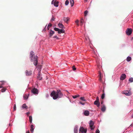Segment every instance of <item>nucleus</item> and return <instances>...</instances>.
<instances>
[{
  "instance_id": "33",
  "label": "nucleus",
  "mask_w": 133,
  "mask_h": 133,
  "mask_svg": "<svg viewBox=\"0 0 133 133\" xmlns=\"http://www.w3.org/2000/svg\"><path fill=\"white\" fill-rule=\"evenodd\" d=\"M88 13V11L86 10L84 12V14L85 16H86Z\"/></svg>"
},
{
  "instance_id": "19",
  "label": "nucleus",
  "mask_w": 133,
  "mask_h": 133,
  "mask_svg": "<svg viewBox=\"0 0 133 133\" xmlns=\"http://www.w3.org/2000/svg\"><path fill=\"white\" fill-rule=\"evenodd\" d=\"M34 126L33 124L31 125L30 131L32 132H33L34 130Z\"/></svg>"
},
{
  "instance_id": "16",
  "label": "nucleus",
  "mask_w": 133,
  "mask_h": 133,
  "mask_svg": "<svg viewBox=\"0 0 133 133\" xmlns=\"http://www.w3.org/2000/svg\"><path fill=\"white\" fill-rule=\"evenodd\" d=\"M58 25L59 27L60 28L63 29L64 28V26L62 24L59 23L58 24Z\"/></svg>"
},
{
  "instance_id": "31",
  "label": "nucleus",
  "mask_w": 133,
  "mask_h": 133,
  "mask_svg": "<svg viewBox=\"0 0 133 133\" xmlns=\"http://www.w3.org/2000/svg\"><path fill=\"white\" fill-rule=\"evenodd\" d=\"M129 81L130 82H133V78L132 77L130 78L129 79Z\"/></svg>"
},
{
  "instance_id": "38",
  "label": "nucleus",
  "mask_w": 133,
  "mask_h": 133,
  "mask_svg": "<svg viewBox=\"0 0 133 133\" xmlns=\"http://www.w3.org/2000/svg\"><path fill=\"white\" fill-rule=\"evenodd\" d=\"M79 103L80 104H82V105H84L85 104V103H83L81 101H80L79 102Z\"/></svg>"
},
{
  "instance_id": "26",
  "label": "nucleus",
  "mask_w": 133,
  "mask_h": 133,
  "mask_svg": "<svg viewBox=\"0 0 133 133\" xmlns=\"http://www.w3.org/2000/svg\"><path fill=\"white\" fill-rule=\"evenodd\" d=\"M80 99L81 100L85 102L86 101V99H85L84 97H81L80 98Z\"/></svg>"
},
{
  "instance_id": "28",
  "label": "nucleus",
  "mask_w": 133,
  "mask_h": 133,
  "mask_svg": "<svg viewBox=\"0 0 133 133\" xmlns=\"http://www.w3.org/2000/svg\"><path fill=\"white\" fill-rule=\"evenodd\" d=\"M79 95H77L72 96V97L74 98H75L77 97H79Z\"/></svg>"
},
{
  "instance_id": "51",
  "label": "nucleus",
  "mask_w": 133,
  "mask_h": 133,
  "mask_svg": "<svg viewBox=\"0 0 133 133\" xmlns=\"http://www.w3.org/2000/svg\"><path fill=\"white\" fill-rule=\"evenodd\" d=\"M41 66H42L41 65H40V67H41Z\"/></svg>"
},
{
  "instance_id": "30",
  "label": "nucleus",
  "mask_w": 133,
  "mask_h": 133,
  "mask_svg": "<svg viewBox=\"0 0 133 133\" xmlns=\"http://www.w3.org/2000/svg\"><path fill=\"white\" fill-rule=\"evenodd\" d=\"M40 74L39 73L38 74V76L37 77L38 78L39 80H41L42 79V77H40Z\"/></svg>"
},
{
  "instance_id": "12",
  "label": "nucleus",
  "mask_w": 133,
  "mask_h": 133,
  "mask_svg": "<svg viewBox=\"0 0 133 133\" xmlns=\"http://www.w3.org/2000/svg\"><path fill=\"white\" fill-rule=\"evenodd\" d=\"M94 104L96 105L97 107H99L100 106V103L99 101H95L94 103Z\"/></svg>"
},
{
  "instance_id": "9",
  "label": "nucleus",
  "mask_w": 133,
  "mask_h": 133,
  "mask_svg": "<svg viewBox=\"0 0 133 133\" xmlns=\"http://www.w3.org/2000/svg\"><path fill=\"white\" fill-rule=\"evenodd\" d=\"M58 2H56V0H53L51 2V4H54V5L56 7H58Z\"/></svg>"
},
{
  "instance_id": "18",
  "label": "nucleus",
  "mask_w": 133,
  "mask_h": 133,
  "mask_svg": "<svg viewBox=\"0 0 133 133\" xmlns=\"http://www.w3.org/2000/svg\"><path fill=\"white\" fill-rule=\"evenodd\" d=\"M29 95V94H28V95L26 94H25L24 95L23 97L24 99H27L28 97V96Z\"/></svg>"
},
{
  "instance_id": "3",
  "label": "nucleus",
  "mask_w": 133,
  "mask_h": 133,
  "mask_svg": "<svg viewBox=\"0 0 133 133\" xmlns=\"http://www.w3.org/2000/svg\"><path fill=\"white\" fill-rule=\"evenodd\" d=\"M54 30L56 31H58V33L59 34H61V33H64L65 32V31L62 29H60L58 28H54Z\"/></svg>"
},
{
  "instance_id": "6",
  "label": "nucleus",
  "mask_w": 133,
  "mask_h": 133,
  "mask_svg": "<svg viewBox=\"0 0 133 133\" xmlns=\"http://www.w3.org/2000/svg\"><path fill=\"white\" fill-rule=\"evenodd\" d=\"M79 131L82 133H86L87 131V129H84L82 127H81L79 129Z\"/></svg>"
},
{
  "instance_id": "8",
  "label": "nucleus",
  "mask_w": 133,
  "mask_h": 133,
  "mask_svg": "<svg viewBox=\"0 0 133 133\" xmlns=\"http://www.w3.org/2000/svg\"><path fill=\"white\" fill-rule=\"evenodd\" d=\"M31 92L34 94H38V90L37 89L34 88L32 90Z\"/></svg>"
},
{
  "instance_id": "40",
  "label": "nucleus",
  "mask_w": 133,
  "mask_h": 133,
  "mask_svg": "<svg viewBox=\"0 0 133 133\" xmlns=\"http://www.w3.org/2000/svg\"><path fill=\"white\" fill-rule=\"evenodd\" d=\"M96 101H99V97L98 96L96 98Z\"/></svg>"
},
{
  "instance_id": "21",
  "label": "nucleus",
  "mask_w": 133,
  "mask_h": 133,
  "mask_svg": "<svg viewBox=\"0 0 133 133\" xmlns=\"http://www.w3.org/2000/svg\"><path fill=\"white\" fill-rule=\"evenodd\" d=\"M22 107L23 108H25L26 109H27L28 108V107L25 104H24L23 105Z\"/></svg>"
},
{
  "instance_id": "10",
  "label": "nucleus",
  "mask_w": 133,
  "mask_h": 133,
  "mask_svg": "<svg viewBox=\"0 0 133 133\" xmlns=\"http://www.w3.org/2000/svg\"><path fill=\"white\" fill-rule=\"evenodd\" d=\"M32 71L31 70L29 71L26 70L25 71V73L26 76H29L31 75L32 74Z\"/></svg>"
},
{
  "instance_id": "27",
  "label": "nucleus",
  "mask_w": 133,
  "mask_h": 133,
  "mask_svg": "<svg viewBox=\"0 0 133 133\" xmlns=\"http://www.w3.org/2000/svg\"><path fill=\"white\" fill-rule=\"evenodd\" d=\"M52 24L51 23H49V24L47 28L48 30H49V28L50 27L52 26Z\"/></svg>"
},
{
  "instance_id": "15",
  "label": "nucleus",
  "mask_w": 133,
  "mask_h": 133,
  "mask_svg": "<svg viewBox=\"0 0 133 133\" xmlns=\"http://www.w3.org/2000/svg\"><path fill=\"white\" fill-rule=\"evenodd\" d=\"M54 31L51 30L49 33V37H51L54 34Z\"/></svg>"
},
{
  "instance_id": "41",
  "label": "nucleus",
  "mask_w": 133,
  "mask_h": 133,
  "mask_svg": "<svg viewBox=\"0 0 133 133\" xmlns=\"http://www.w3.org/2000/svg\"><path fill=\"white\" fill-rule=\"evenodd\" d=\"M99 133V130L97 129L96 130V133Z\"/></svg>"
},
{
  "instance_id": "29",
  "label": "nucleus",
  "mask_w": 133,
  "mask_h": 133,
  "mask_svg": "<svg viewBox=\"0 0 133 133\" xmlns=\"http://www.w3.org/2000/svg\"><path fill=\"white\" fill-rule=\"evenodd\" d=\"M29 119L30 122L31 123L32 122V117L31 116H29Z\"/></svg>"
},
{
  "instance_id": "2",
  "label": "nucleus",
  "mask_w": 133,
  "mask_h": 133,
  "mask_svg": "<svg viewBox=\"0 0 133 133\" xmlns=\"http://www.w3.org/2000/svg\"><path fill=\"white\" fill-rule=\"evenodd\" d=\"M30 58L32 61H33L34 62V64L35 66L37 65L38 62L37 56H35L34 53L32 51L30 52Z\"/></svg>"
},
{
  "instance_id": "24",
  "label": "nucleus",
  "mask_w": 133,
  "mask_h": 133,
  "mask_svg": "<svg viewBox=\"0 0 133 133\" xmlns=\"http://www.w3.org/2000/svg\"><path fill=\"white\" fill-rule=\"evenodd\" d=\"M70 2L71 4V6H72L74 4V0H70Z\"/></svg>"
},
{
  "instance_id": "14",
  "label": "nucleus",
  "mask_w": 133,
  "mask_h": 133,
  "mask_svg": "<svg viewBox=\"0 0 133 133\" xmlns=\"http://www.w3.org/2000/svg\"><path fill=\"white\" fill-rule=\"evenodd\" d=\"M89 111L87 110H85L84 111V114L86 116H88L89 115Z\"/></svg>"
},
{
  "instance_id": "43",
  "label": "nucleus",
  "mask_w": 133,
  "mask_h": 133,
  "mask_svg": "<svg viewBox=\"0 0 133 133\" xmlns=\"http://www.w3.org/2000/svg\"><path fill=\"white\" fill-rule=\"evenodd\" d=\"M53 37L54 38H57V36H54Z\"/></svg>"
},
{
  "instance_id": "34",
  "label": "nucleus",
  "mask_w": 133,
  "mask_h": 133,
  "mask_svg": "<svg viewBox=\"0 0 133 133\" xmlns=\"http://www.w3.org/2000/svg\"><path fill=\"white\" fill-rule=\"evenodd\" d=\"M105 97V94L104 93H103L101 96V98L102 99H103Z\"/></svg>"
},
{
  "instance_id": "52",
  "label": "nucleus",
  "mask_w": 133,
  "mask_h": 133,
  "mask_svg": "<svg viewBox=\"0 0 133 133\" xmlns=\"http://www.w3.org/2000/svg\"><path fill=\"white\" fill-rule=\"evenodd\" d=\"M102 103H103V102H101V103H102Z\"/></svg>"
},
{
  "instance_id": "4",
  "label": "nucleus",
  "mask_w": 133,
  "mask_h": 133,
  "mask_svg": "<svg viewBox=\"0 0 133 133\" xmlns=\"http://www.w3.org/2000/svg\"><path fill=\"white\" fill-rule=\"evenodd\" d=\"M122 93L125 94L127 96H130L131 95V91H130L125 90L122 92Z\"/></svg>"
},
{
  "instance_id": "37",
  "label": "nucleus",
  "mask_w": 133,
  "mask_h": 133,
  "mask_svg": "<svg viewBox=\"0 0 133 133\" xmlns=\"http://www.w3.org/2000/svg\"><path fill=\"white\" fill-rule=\"evenodd\" d=\"M16 110V104H15L14 106V111H15Z\"/></svg>"
},
{
  "instance_id": "17",
  "label": "nucleus",
  "mask_w": 133,
  "mask_h": 133,
  "mask_svg": "<svg viewBox=\"0 0 133 133\" xmlns=\"http://www.w3.org/2000/svg\"><path fill=\"white\" fill-rule=\"evenodd\" d=\"M69 18L67 17H64L63 19V21L65 22H67L69 20Z\"/></svg>"
},
{
  "instance_id": "49",
  "label": "nucleus",
  "mask_w": 133,
  "mask_h": 133,
  "mask_svg": "<svg viewBox=\"0 0 133 133\" xmlns=\"http://www.w3.org/2000/svg\"><path fill=\"white\" fill-rule=\"evenodd\" d=\"M2 86H0V88H2Z\"/></svg>"
},
{
  "instance_id": "13",
  "label": "nucleus",
  "mask_w": 133,
  "mask_h": 133,
  "mask_svg": "<svg viewBox=\"0 0 133 133\" xmlns=\"http://www.w3.org/2000/svg\"><path fill=\"white\" fill-rule=\"evenodd\" d=\"M106 110V108L104 105L102 106L101 110L103 112H104Z\"/></svg>"
},
{
  "instance_id": "20",
  "label": "nucleus",
  "mask_w": 133,
  "mask_h": 133,
  "mask_svg": "<svg viewBox=\"0 0 133 133\" xmlns=\"http://www.w3.org/2000/svg\"><path fill=\"white\" fill-rule=\"evenodd\" d=\"M78 127H76L74 128V133H77L78 132Z\"/></svg>"
},
{
  "instance_id": "36",
  "label": "nucleus",
  "mask_w": 133,
  "mask_h": 133,
  "mask_svg": "<svg viewBox=\"0 0 133 133\" xmlns=\"http://www.w3.org/2000/svg\"><path fill=\"white\" fill-rule=\"evenodd\" d=\"M72 69L74 71L76 69V68H75V66L74 65L73 66H72Z\"/></svg>"
},
{
  "instance_id": "5",
  "label": "nucleus",
  "mask_w": 133,
  "mask_h": 133,
  "mask_svg": "<svg viewBox=\"0 0 133 133\" xmlns=\"http://www.w3.org/2000/svg\"><path fill=\"white\" fill-rule=\"evenodd\" d=\"M132 30L131 28H128L126 31V34L128 35H130L131 34Z\"/></svg>"
},
{
  "instance_id": "45",
  "label": "nucleus",
  "mask_w": 133,
  "mask_h": 133,
  "mask_svg": "<svg viewBox=\"0 0 133 133\" xmlns=\"http://www.w3.org/2000/svg\"><path fill=\"white\" fill-rule=\"evenodd\" d=\"M46 26H45V28L43 30V31H45V28H46Z\"/></svg>"
},
{
  "instance_id": "22",
  "label": "nucleus",
  "mask_w": 133,
  "mask_h": 133,
  "mask_svg": "<svg viewBox=\"0 0 133 133\" xmlns=\"http://www.w3.org/2000/svg\"><path fill=\"white\" fill-rule=\"evenodd\" d=\"M131 58L130 56L128 57L127 58V61L128 62H129L131 60Z\"/></svg>"
},
{
  "instance_id": "23",
  "label": "nucleus",
  "mask_w": 133,
  "mask_h": 133,
  "mask_svg": "<svg viewBox=\"0 0 133 133\" xmlns=\"http://www.w3.org/2000/svg\"><path fill=\"white\" fill-rule=\"evenodd\" d=\"M83 21H84V20H83V18H81V20H80V23H81L80 25L81 26H82L83 25Z\"/></svg>"
},
{
  "instance_id": "25",
  "label": "nucleus",
  "mask_w": 133,
  "mask_h": 133,
  "mask_svg": "<svg viewBox=\"0 0 133 133\" xmlns=\"http://www.w3.org/2000/svg\"><path fill=\"white\" fill-rule=\"evenodd\" d=\"M99 79L100 81H102L101 75V72H99Z\"/></svg>"
},
{
  "instance_id": "50",
  "label": "nucleus",
  "mask_w": 133,
  "mask_h": 133,
  "mask_svg": "<svg viewBox=\"0 0 133 133\" xmlns=\"http://www.w3.org/2000/svg\"><path fill=\"white\" fill-rule=\"evenodd\" d=\"M131 117L133 118V115L131 116Z\"/></svg>"
},
{
  "instance_id": "35",
  "label": "nucleus",
  "mask_w": 133,
  "mask_h": 133,
  "mask_svg": "<svg viewBox=\"0 0 133 133\" xmlns=\"http://www.w3.org/2000/svg\"><path fill=\"white\" fill-rule=\"evenodd\" d=\"M6 89L4 88H3L1 90V91L2 92H3L5 91Z\"/></svg>"
},
{
  "instance_id": "39",
  "label": "nucleus",
  "mask_w": 133,
  "mask_h": 133,
  "mask_svg": "<svg viewBox=\"0 0 133 133\" xmlns=\"http://www.w3.org/2000/svg\"><path fill=\"white\" fill-rule=\"evenodd\" d=\"M55 18H54V17L52 16V18L51 19V20L52 21H54L55 20Z\"/></svg>"
},
{
  "instance_id": "7",
  "label": "nucleus",
  "mask_w": 133,
  "mask_h": 133,
  "mask_svg": "<svg viewBox=\"0 0 133 133\" xmlns=\"http://www.w3.org/2000/svg\"><path fill=\"white\" fill-rule=\"evenodd\" d=\"M94 124V122L92 121L91 120L90 121L89 124L90 129L91 130H94V128L93 127Z\"/></svg>"
},
{
  "instance_id": "46",
  "label": "nucleus",
  "mask_w": 133,
  "mask_h": 133,
  "mask_svg": "<svg viewBox=\"0 0 133 133\" xmlns=\"http://www.w3.org/2000/svg\"><path fill=\"white\" fill-rule=\"evenodd\" d=\"M26 133H30L29 131H28L26 132Z\"/></svg>"
},
{
  "instance_id": "44",
  "label": "nucleus",
  "mask_w": 133,
  "mask_h": 133,
  "mask_svg": "<svg viewBox=\"0 0 133 133\" xmlns=\"http://www.w3.org/2000/svg\"><path fill=\"white\" fill-rule=\"evenodd\" d=\"M30 114V113L29 112H28L27 113V115H29Z\"/></svg>"
},
{
  "instance_id": "11",
  "label": "nucleus",
  "mask_w": 133,
  "mask_h": 133,
  "mask_svg": "<svg viewBox=\"0 0 133 133\" xmlns=\"http://www.w3.org/2000/svg\"><path fill=\"white\" fill-rule=\"evenodd\" d=\"M126 77V75L125 74H122L121 75L120 77V79L121 80H124L125 79Z\"/></svg>"
},
{
  "instance_id": "1",
  "label": "nucleus",
  "mask_w": 133,
  "mask_h": 133,
  "mask_svg": "<svg viewBox=\"0 0 133 133\" xmlns=\"http://www.w3.org/2000/svg\"><path fill=\"white\" fill-rule=\"evenodd\" d=\"M50 96L53 97L54 99H56L58 98H60L62 97L63 94L60 90H57L56 92L53 91L51 93Z\"/></svg>"
},
{
  "instance_id": "48",
  "label": "nucleus",
  "mask_w": 133,
  "mask_h": 133,
  "mask_svg": "<svg viewBox=\"0 0 133 133\" xmlns=\"http://www.w3.org/2000/svg\"><path fill=\"white\" fill-rule=\"evenodd\" d=\"M76 24H77V25L78 26L79 25V24H78V23H76Z\"/></svg>"
},
{
  "instance_id": "42",
  "label": "nucleus",
  "mask_w": 133,
  "mask_h": 133,
  "mask_svg": "<svg viewBox=\"0 0 133 133\" xmlns=\"http://www.w3.org/2000/svg\"><path fill=\"white\" fill-rule=\"evenodd\" d=\"M75 22L76 23H78L79 22V21L78 20H77Z\"/></svg>"
},
{
  "instance_id": "32",
  "label": "nucleus",
  "mask_w": 133,
  "mask_h": 133,
  "mask_svg": "<svg viewBox=\"0 0 133 133\" xmlns=\"http://www.w3.org/2000/svg\"><path fill=\"white\" fill-rule=\"evenodd\" d=\"M69 3V1L68 0H66L65 2V5H68Z\"/></svg>"
},
{
  "instance_id": "47",
  "label": "nucleus",
  "mask_w": 133,
  "mask_h": 133,
  "mask_svg": "<svg viewBox=\"0 0 133 133\" xmlns=\"http://www.w3.org/2000/svg\"><path fill=\"white\" fill-rule=\"evenodd\" d=\"M88 1V0H84V1L85 2H87Z\"/></svg>"
}]
</instances>
